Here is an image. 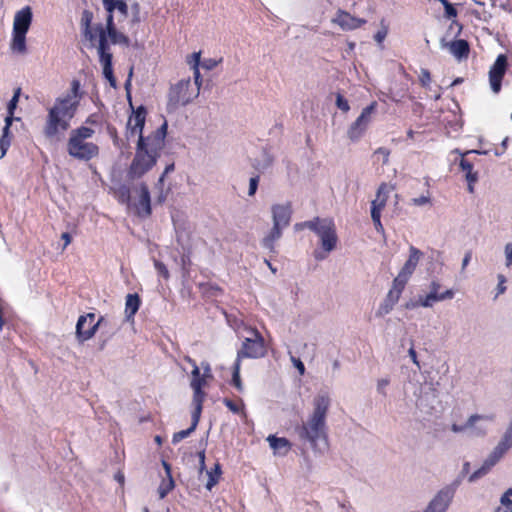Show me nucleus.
Instances as JSON below:
<instances>
[{
  "mask_svg": "<svg viewBox=\"0 0 512 512\" xmlns=\"http://www.w3.org/2000/svg\"><path fill=\"white\" fill-rule=\"evenodd\" d=\"M82 98L81 83L78 79H73L69 91L57 97L53 106L48 109L43 127L46 138H56L70 128V122L75 117Z\"/></svg>",
  "mask_w": 512,
  "mask_h": 512,
  "instance_id": "f257e3e1",
  "label": "nucleus"
},
{
  "mask_svg": "<svg viewBox=\"0 0 512 512\" xmlns=\"http://www.w3.org/2000/svg\"><path fill=\"white\" fill-rule=\"evenodd\" d=\"M167 123L164 122L156 131L147 137L140 136L137 141L135 156L129 166L131 178H140L155 166L164 148Z\"/></svg>",
  "mask_w": 512,
  "mask_h": 512,
  "instance_id": "f03ea898",
  "label": "nucleus"
},
{
  "mask_svg": "<svg viewBox=\"0 0 512 512\" xmlns=\"http://www.w3.org/2000/svg\"><path fill=\"white\" fill-rule=\"evenodd\" d=\"M330 405L331 399L328 394L317 395L313 399V412L306 422L295 428L299 439L309 443L312 448H316L318 440L327 439L326 418Z\"/></svg>",
  "mask_w": 512,
  "mask_h": 512,
  "instance_id": "7ed1b4c3",
  "label": "nucleus"
},
{
  "mask_svg": "<svg viewBox=\"0 0 512 512\" xmlns=\"http://www.w3.org/2000/svg\"><path fill=\"white\" fill-rule=\"evenodd\" d=\"M99 36L98 55L99 62L103 68V75L108 80L111 87L115 88L117 85L116 78L113 73V55L110 52L107 37L110 38L113 44L129 43V38L121 32H118L114 23V16L106 18V29L102 25L96 27Z\"/></svg>",
  "mask_w": 512,
  "mask_h": 512,
  "instance_id": "20e7f679",
  "label": "nucleus"
},
{
  "mask_svg": "<svg viewBox=\"0 0 512 512\" xmlns=\"http://www.w3.org/2000/svg\"><path fill=\"white\" fill-rule=\"evenodd\" d=\"M94 135L90 127L81 126L70 132L67 141L68 154L81 161H90L99 155V147L93 142L87 141Z\"/></svg>",
  "mask_w": 512,
  "mask_h": 512,
  "instance_id": "39448f33",
  "label": "nucleus"
},
{
  "mask_svg": "<svg viewBox=\"0 0 512 512\" xmlns=\"http://www.w3.org/2000/svg\"><path fill=\"white\" fill-rule=\"evenodd\" d=\"M308 229L320 238V250L314 251V257L320 261L325 259L333 251L338 243L335 223L330 218L315 217L307 223Z\"/></svg>",
  "mask_w": 512,
  "mask_h": 512,
  "instance_id": "423d86ee",
  "label": "nucleus"
},
{
  "mask_svg": "<svg viewBox=\"0 0 512 512\" xmlns=\"http://www.w3.org/2000/svg\"><path fill=\"white\" fill-rule=\"evenodd\" d=\"M247 337L243 338L240 349L237 351L236 360L242 362L245 358L259 359L267 355V345L264 337L255 327L245 326Z\"/></svg>",
  "mask_w": 512,
  "mask_h": 512,
  "instance_id": "0eeeda50",
  "label": "nucleus"
},
{
  "mask_svg": "<svg viewBox=\"0 0 512 512\" xmlns=\"http://www.w3.org/2000/svg\"><path fill=\"white\" fill-rule=\"evenodd\" d=\"M200 86L201 80L198 81V84L194 83V85L191 83L190 78L180 80L175 85H172L169 90V104L173 106L187 105L198 97Z\"/></svg>",
  "mask_w": 512,
  "mask_h": 512,
  "instance_id": "6e6552de",
  "label": "nucleus"
},
{
  "mask_svg": "<svg viewBox=\"0 0 512 512\" xmlns=\"http://www.w3.org/2000/svg\"><path fill=\"white\" fill-rule=\"evenodd\" d=\"M102 320L103 317H100L96 321L95 313L81 315L76 324V337L78 341L83 343L94 337Z\"/></svg>",
  "mask_w": 512,
  "mask_h": 512,
  "instance_id": "1a4fd4ad",
  "label": "nucleus"
},
{
  "mask_svg": "<svg viewBox=\"0 0 512 512\" xmlns=\"http://www.w3.org/2000/svg\"><path fill=\"white\" fill-rule=\"evenodd\" d=\"M376 108L377 102H371L362 110L359 117L350 125L347 135L351 141H357L362 137L371 122V115L375 112Z\"/></svg>",
  "mask_w": 512,
  "mask_h": 512,
  "instance_id": "9d476101",
  "label": "nucleus"
},
{
  "mask_svg": "<svg viewBox=\"0 0 512 512\" xmlns=\"http://www.w3.org/2000/svg\"><path fill=\"white\" fill-rule=\"evenodd\" d=\"M508 67V59L505 54H499L489 70V83L492 91L498 94L502 88V80Z\"/></svg>",
  "mask_w": 512,
  "mask_h": 512,
  "instance_id": "9b49d317",
  "label": "nucleus"
},
{
  "mask_svg": "<svg viewBox=\"0 0 512 512\" xmlns=\"http://www.w3.org/2000/svg\"><path fill=\"white\" fill-rule=\"evenodd\" d=\"M146 114L147 111L142 105L132 112L127 122L126 136L128 139L135 136H138V139H140V136H143L142 132L146 121Z\"/></svg>",
  "mask_w": 512,
  "mask_h": 512,
  "instance_id": "f8f14e48",
  "label": "nucleus"
},
{
  "mask_svg": "<svg viewBox=\"0 0 512 512\" xmlns=\"http://www.w3.org/2000/svg\"><path fill=\"white\" fill-rule=\"evenodd\" d=\"M455 490L452 487L441 489L430 501L424 512H445L453 499Z\"/></svg>",
  "mask_w": 512,
  "mask_h": 512,
  "instance_id": "ddd939ff",
  "label": "nucleus"
},
{
  "mask_svg": "<svg viewBox=\"0 0 512 512\" xmlns=\"http://www.w3.org/2000/svg\"><path fill=\"white\" fill-rule=\"evenodd\" d=\"M331 22L338 25L343 31H351L360 28L366 23V20L357 18L343 9H338Z\"/></svg>",
  "mask_w": 512,
  "mask_h": 512,
  "instance_id": "4468645a",
  "label": "nucleus"
},
{
  "mask_svg": "<svg viewBox=\"0 0 512 512\" xmlns=\"http://www.w3.org/2000/svg\"><path fill=\"white\" fill-rule=\"evenodd\" d=\"M292 215V205L290 202L286 204H275L272 206L273 223L283 227L290 224Z\"/></svg>",
  "mask_w": 512,
  "mask_h": 512,
  "instance_id": "2eb2a0df",
  "label": "nucleus"
},
{
  "mask_svg": "<svg viewBox=\"0 0 512 512\" xmlns=\"http://www.w3.org/2000/svg\"><path fill=\"white\" fill-rule=\"evenodd\" d=\"M206 374L200 376L196 379H191V388L193 389V405L194 409L202 411L203 409V402L205 400V392L203 388L206 386Z\"/></svg>",
  "mask_w": 512,
  "mask_h": 512,
  "instance_id": "dca6fc26",
  "label": "nucleus"
},
{
  "mask_svg": "<svg viewBox=\"0 0 512 512\" xmlns=\"http://www.w3.org/2000/svg\"><path fill=\"white\" fill-rule=\"evenodd\" d=\"M32 22V10L30 6H25L14 16L13 31L27 33Z\"/></svg>",
  "mask_w": 512,
  "mask_h": 512,
  "instance_id": "f3484780",
  "label": "nucleus"
},
{
  "mask_svg": "<svg viewBox=\"0 0 512 512\" xmlns=\"http://www.w3.org/2000/svg\"><path fill=\"white\" fill-rule=\"evenodd\" d=\"M392 189L393 187L389 186L387 183H381L377 189L375 199L371 202V210L375 209L378 213H382Z\"/></svg>",
  "mask_w": 512,
  "mask_h": 512,
  "instance_id": "a211bd4d",
  "label": "nucleus"
},
{
  "mask_svg": "<svg viewBox=\"0 0 512 512\" xmlns=\"http://www.w3.org/2000/svg\"><path fill=\"white\" fill-rule=\"evenodd\" d=\"M423 257V252L414 246H410L409 248V257L406 260L405 264L401 268L400 272L409 275L414 273L420 259Z\"/></svg>",
  "mask_w": 512,
  "mask_h": 512,
  "instance_id": "6ab92c4d",
  "label": "nucleus"
},
{
  "mask_svg": "<svg viewBox=\"0 0 512 512\" xmlns=\"http://www.w3.org/2000/svg\"><path fill=\"white\" fill-rule=\"evenodd\" d=\"M449 51L458 60L466 59L470 53V46L467 40L458 39L449 43Z\"/></svg>",
  "mask_w": 512,
  "mask_h": 512,
  "instance_id": "aec40b11",
  "label": "nucleus"
},
{
  "mask_svg": "<svg viewBox=\"0 0 512 512\" xmlns=\"http://www.w3.org/2000/svg\"><path fill=\"white\" fill-rule=\"evenodd\" d=\"M103 7L107 12V17L110 15L114 16V12L117 10L122 16L127 17L128 15V4L126 0H102Z\"/></svg>",
  "mask_w": 512,
  "mask_h": 512,
  "instance_id": "412c9836",
  "label": "nucleus"
},
{
  "mask_svg": "<svg viewBox=\"0 0 512 512\" xmlns=\"http://www.w3.org/2000/svg\"><path fill=\"white\" fill-rule=\"evenodd\" d=\"M13 121L14 120H11L10 117H5V125L2 129V134L0 135V158L5 156L9 147L11 146L13 135L10 131V127Z\"/></svg>",
  "mask_w": 512,
  "mask_h": 512,
  "instance_id": "4be33fe9",
  "label": "nucleus"
},
{
  "mask_svg": "<svg viewBox=\"0 0 512 512\" xmlns=\"http://www.w3.org/2000/svg\"><path fill=\"white\" fill-rule=\"evenodd\" d=\"M459 166H460L462 172L465 173V178L468 182V191L470 193H473L474 192V184L478 180L477 172H473V164L465 157H462L460 160Z\"/></svg>",
  "mask_w": 512,
  "mask_h": 512,
  "instance_id": "5701e85b",
  "label": "nucleus"
},
{
  "mask_svg": "<svg viewBox=\"0 0 512 512\" xmlns=\"http://www.w3.org/2000/svg\"><path fill=\"white\" fill-rule=\"evenodd\" d=\"M283 228V226L273 223V227L269 234L262 240L263 247L268 249L270 252H275V242L281 238Z\"/></svg>",
  "mask_w": 512,
  "mask_h": 512,
  "instance_id": "b1692460",
  "label": "nucleus"
},
{
  "mask_svg": "<svg viewBox=\"0 0 512 512\" xmlns=\"http://www.w3.org/2000/svg\"><path fill=\"white\" fill-rule=\"evenodd\" d=\"M267 441L269 442L270 447L274 450L275 453L285 455L291 449L290 441L284 437H276L275 435H269Z\"/></svg>",
  "mask_w": 512,
  "mask_h": 512,
  "instance_id": "393cba45",
  "label": "nucleus"
},
{
  "mask_svg": "<svg viewBox=\"0 0 512 512\" xmlns=\"http://www.w3.org/2000/svg\"><path fill=\"white\" fill-rule=\"evenodd\" d=\"M201 413H202V411H200V410H196V409L193 410L191 426L188 429L181 430V431L174 433L173 438H172L173 443H178V442L182 441L183 439L188 437L193 431H195V429L199 423Z\"/></svg>",
  "mask_w": 512,
  "mask_h": 512,
  "instance_id": "a878e982",
  "label": "nucleus"
},
{
  "mask_svg": "<svg viewBox=\"0 0 512 512\" xmlns=\"http://www.w3.org/2000/svg\"><path fill=\"white\" fill-rule=\"evenodd\" d=\"M454 297V291L448 289L441 294H435V292H429L424 298L420 299L421 306L431 307L434 302L442 301L446 299H452Z\"/></svg>",
  "mask_w": 512,
  "mask_h": 512,
  "instance_id": "bb28decb",
  "label": "nucleus"
},
{
  "mask_svg": "<svg viewBox=\"0 0 512 512\" xmlns=\"http://www.w3.org/2000/svg\"><path fill=\"white\" fill-rule=\"evenodd\" d=\"M163 466L165 468V471L167 473L168 478L167 479H163L162 482L160 483L159 487H158V494H159V498L160 499L165 498L168 495V493L173 490V488L175 486L174 480H173L172 475H171V467H170V465L167 462L164 461L163 462Z\"/></svg>",
  "mask_w": 512,
  "mask_h": 512,
  "instance_id": "cd10ccee",
  "label": "nucleus"
},
{
  "mask_svg": "<svg viewBox=\"0 0 512 512\" xmlns=\"http://www.w3.org/2000/svg\"><path fill=\"white\" fill-rule=\"evenodd\" d=\"M138 207L142 209L143 212L139 211V215L143 214L144 216L151 215V204H150V192L148 187L145 184H141L140 186V197L138 201Z\"/></svg>",
  "mask_w": 512,
  "mask_h": 512,
  "instance_id": "c85d7f7f",
  "label": "nucleus"
},
{
  "mask_svg": "<svg viewBox=\"0 0 512 512\" xmlns=\"http://www.w3.org/2000/svg\"><path fill=\"white\" fill-rule=\"evenodd\" d=\"M92 20H93L92 11L85 9L82 12L80 23H81V27L83 29L84 36L90 41H93L96 37L95 34L93 33L92 27H91Z\"/></svg>",
  "mask_w": 512,
  "mask_h": 512,
  "instance_id": "c756f323",
  "label": "nucleus"
},
{
  "mask_svg": "<svg viewBox=\"0 0 512 512\" xmlns=\"http://www.w3.org/2000/svg\"><path fill=\"white\" fill-rule=\"evenodd\" d=\"M141 300L138 294H128L125 302V314L127 319L133 318L139 310Z\"/></svg>",
  "mask_w": 512,
  "mask_h": 512,
  "instance_id": "7c9ffc66",
  "label": "nucleus"
},
{
  "mask_svg": "<svg viewBox=\"0 0 512 512\" xmlns=\"http://www.w3.org/2000/svg\"><path fill=\"white\" fill-rule=\"evenodd\" d=\"M26 34L25 32H12L11 49L18 53H25L26 48Z\"/></svg>",
  "mask_w": 512,
  "mask_h": 512,
  "instance_id": "2f4dec72",
  "label": "nucleus"
},
{
  "mask_svg": "<svg viewBox=\"0 0 512 512\" xmlns=\"http://www.w3.org/2000/svg\"><path fill=\"white\" fill-rule=\"evenodd\" d=\"M493 416H486V415H479V414H474V415H471L466 424L465 425H457V424H452L451 426V430L455 433H458V432H462L464 431L466 428H470V427H473L475 425V423L478 421V420H483V419H486V420H493Z\"/></svg>",
  "mask_w": 512,
  "mask_h": 512,
  "instance_id": "473e14b6",
  "label": "nucleus"
},
{
  "mask_svg": "<svg viewBox=\"0 0 512 512\" xmlns=\"http://www.w3.org/2000/svg\"><path fill=\"white\" fill-rule=\"evenodd\" d=\"M208 475V481L206 483V488L208 490H211L215 485L218 484L221 475H222V468L219 462H217L212 469L207 471Z\"/></svg>",
  "mask_w": 512,
  "mask_h": 512,
  "instance_id": "72a5a7b5",
  "label": "nucleus"
},
{
  "mask_svg": "<svg viewBox=\"0 0 512 512\" xmlns=\"http://www.w3.org/2000/svg\"><path fill=\"white\" fill-rule=\"evenodd\" d=\"M222 402L232 413L245 415V404L241 398H238L237 401L224 398Z\"/></svg>",
  "mask_w": 512,
  "mask_h": 512,
  "instance_id": "f704fd0d",
  "label": "nucleus"
},
{
  "mask_svg": "<svg viewBox=\"0 0 512 512\" xmlns=\"http://www.w3.org/2000/svg\"><path fill=\"white\" fill-rule=\"evenodd\" d=\"M240 370L241 362H239V360H235L233 365L231 384L237 389L238 392H243L244 387L240 377Z\"/></svg>",
  "mask_w": 512,
  "mask_h": 512,
  "instance_id": "c9c22d12",
  "label": "nucleus"
},
{
  "mask_svg": "<svg viewBox=\"0 0 512 512\" xmlns=\"http://www.w3.org/2000/svg\"><path fill=\"white\" fill-rule=\"evenodd\" d=\"M20 93H21V88H17L14 91L13 97L11 98V100L9 101V103L7 105V116L6 117H10L11 120H19V118L14 117V112H15V109H16L18 101H19Z\"/></svg>",
  "mask_w": 512,
  "mask_h": 512,
  "instance_id": "e433bc0d",
  "label": "nucleus"
},
{
  "mask_svg": "<svg viewBox=\"0 0 512 512\" xmlns=\"http://www.w3.org/2000/svg\"><path fill=\"white\" fill-rule=\"evenodd\" d=\"M410 276L399 271L398 275L394 278L392 287L402 294Z\"/></svg>",
  "mask_w": 512,
  "mask_h": 512,
  "instance_id": "4c0bfd02",
  "label": "nucleus"
},
{
  "mask_svg": "<svg viewBox=\"0 0 512 512\" xmlns=\"http://www.w3.org/2000/svg\"><path fill=\"white\" fill-rule=\"evenodd\" d=\"M116 197L118 201L122 204H129L131 199V192L130 188L126 185H121L116 191H115Z\"/></svg>",
  "mask_w": 512,
  "mask_h": 512,
  "instance_id": "58836bf2",
  "label": "nucleus"
},
{
  "mask_svg": "<svg viewBox=\"0 0 512 512\" xmlns=\"http://www.w3.org/2000/svg\"><path fill=\"white\" fill-rule=\"evenodd\" d=\"M191 60H189V64L192 65L193 68V74H194V80L195 83L198 84V81L201 80V75L199 71V64H200V52H195L190 56Z\"/></svg>",
  "mask_w": 512,
  "mask_h": 512,
  "instance_id": "ea45409f",
  "label": "nucleus"
},
{
  "mask_svg": "<svg viewBox=\"0 0 512 512\" xmlns=\"http://www.w3.org/2000/svg\"><path fill=\"white\" fill-rule=\"evenodd\" d=\"M432 82L431 73L428 69L422 68L419 74V83L423 88H428Z\"/></svg>",
  "mask_w": 512,
  "mask_h": 512,
  "instance_id": "a19ab883",
  "label": "nucleus"
},
{
  "mask_svg": "<svg viewBox=\"0 0 512 512\" xmlns=\"http://www.w3.org/2000/svg\"><path fill=\"white\" fill-rule=\"evenodd\" d=\"M394 306H395L394 302H390L388 300V298H385L383 303H381V305L379 306V309L377 311V316H383V315L388 314L393 309Z\"/></svg>",
  "mask_w": 512,
  "mask_h": 512,
  "instance_id": "79ce46f5",
  "label": "nucleus"
},
{
  "mask_svg": "<svg viewBox=\"0 0 512 512\" xmlns=\"http://www.w3.org/2000/svg\"><path fill=\"white\" fill-rule=\"evenodd\" d=\"M371 218L376 231L379 233H384V227L381 223V213H378V211L375 209L371 210Z\"/></svg>",
  "mask_w": 512,
  "mask_h": 512,
  "instance_id": "37998d69",
  "label": "nucleus"
},
{
  "mask_svg": "<svg viewBox=\"0 0 512 512\" xmlns=\"http://www.w3.org/2000/svg\"><path fill=\"white\" fill-rule=\"evenodd\" d=\"M336 106L344 113L350 110L348 101L340 93L336 95Z\"/></svg>",
  "mask_w": 512,
  "mask_h": 512,
  "instance_id": "c03bdc74",
  "label": "nucleus"
},
{
  "mask_svg": "<svg viewBox=\"0 0 512 512\" xmlns=\"http://www.w3.org/2000/svg\"><path fill=\"white\" fill-rule=\"evenodd\" d=\"M154 267L155 269L157 270V272L164 278V279H168L169 278V271L166 267V265L159 261V260H155L154 261Z\"/></svg>",
  "mask_w": 512,
  "mask_h": 512,
  "instance_id": "a18cd8bd",
  "label": "nucleus"
},
{
  "mask_svg": "<svg viewBox=\"0 0 512 512\" xmlns=\"http://www.w3.org/2000/svg\"><path fill=\"white\" fill-rule=\"evenodd\" d=\"M184 359L193 367L192 372H191V379H196V378H199L200 376H202L200 373V369L194 359H192L189 356H186Z\"/></svg>",
  "mask_w": 512,
  "mask_h": 512,
  "instance_id": "49530a36",
  "label": "nucleus"
},
{
  "mask_svg": "<svg viewBox=\"0 0 512 512\" xmlns=\"http://www.w3.org/2000/svg\"><path fill=\"white\" fill-rule=\"evenodd\" d=\"M259 179L260 177L258 175L250 178L248 191L249 196H253L256 193L259 184Z\"/></svg>",
  "mask_w": 512,
  "mask_h": 512,
  "instance_id": "de8ad7c7",
  "label": "nucleus"
},
{
  "mask_svg": "<svg viewBox=\"0 0 512 512\" xmlns=\"http://www.w3.org/2000/svg\"><path fill=\"white\" fill-rule=\"evenodd\" d=\"M506 278L504 275L499 274L498 275V285H497V295L503 294L506 291Z\"/></svg>",
  "mask_w": 512,
  "mask_h": 512,
  "instance_id": "09e8293b",
  "label": "nucleus"
},
{
  "mask_svg": "<svg viewBox=\"0 0 512 512\" xmlns=\"http://www.w3.org/2000/svg\"><path fill=\"white\" fill-rule=\"evenodd\" d=\"M444 9L445 16L448 19L455 18L457 16V10L450 2L444 6Z\"/></svg>",
  "mask_w": 512,
  "mask_h": 512,
  "instance_id": "8fccbe9b",
  "label": "nucleus"
},
{
  "mask_svg": "<svg viewBox=\"0 0 512 512\" xmlns=\"http://www.w3.org/2000/svg\"><path fill=\"white\" fill-rule=\"evenodd\" d=\"M400 296H401V293H400V292H398L397 290H395V289L391 288V289L388 291V293H387V295H386V298H388V300H389L390 302H394V303L396 304V303L399 301Z\"/></svg>",
  "mask_w": 512,
  "mask_h": 512,
  "instance_id": "3c124183",
  "label": "nucleus"
},
{
  "mask_svg": "<svg viewBox=\"0 0 512 512\" xmlns=\"http://www.w3.org/2000/svg\"><path fill=\"white\" fill-rule=\"evenodd\" d=\"M375 154H379L383 157V163L386 164L389 160V156H390V150L385 148V147H379L376 151H375Z\"/></svg>",
  "mask_w": 512,
  "mask_h": 512,
  "instance_id": "603ef678",
  "label": "nucleus"
},
{
  "mask_svg": "<svg viewBox=\"0 0 512 512\" xmlns=\"http://www.w3.org/2000/svg\"><path fill=\"white\" fill-rule=\"evenodd\" d=\"M198 458H199V473L202 474L203 471L206 470V464H205V450L198 452Z\"/></svg>",
  "mask_w": 512,
  "mask_h": 512,
  "instance_id": "864d4df0",
  "label": "nucleus"
},
{
  "mask_svg": "<svg viewBox=\"0 0 512 512\" xmlns=\"http://www.w3.org/2000/svg\"><path fill=\"white\" fill-rule=\"evenodd\" d=\"M505 253H506V266L510 267L512 265V244L508 243L505 246Z\"/></svg>",
  "mask_w": 512,
  "mask_h": 512,
  "instance_id": "5fc2aeb1",
  "label": "nucleus"
},
{
  "mask_svg": "<svg viewBox=\"0 0 512 512\" xmlns=\"http://www.w3.org/2000/svg\"><path fill=\"white\" fill-rule=\"evenodd\" d=\"M291 359H292L294 366L299 371V374L303 375L305 373V366H304L303 362L300 359L295 358V357H291Z\"/></svg>",
  "mask_w": 512,
  "mask_h": 512,
  "instance_id": "6e6d98bb",
  "label": "nucleus"
},
{
  "mask_svg": "<svg viewBox=\"0 0 512 512\" xmlns=\"http://www.w3.org/2000/svg\"><path fill=\"white\" fill-rule=\"evenodd\" d=\"M501 504L505 507L507 512H512V500L509 496H502Z\"/></svg>",
  "mask_w": 512,
  "mask_h": 512,
  "instance_id": "4d7b16f0",
  "label": "nucleus"
},
{
  "mask_svg": "<svg viewBox=\"0 0 512 512\" xmlns=\"http://www.w3.org/2000/svg\"><path fill=\"white\" fill-rule=\"evenodd\" d=\"M389 384V380L388 379H380L378 380V383H377V389H378V392L385 395V387Z\"/></svg>",
  "mask_w": 512,
  "mask_h": 512,
  "instance_id": "13d9d810",
  "label": "nucleus"
},
{
  "mask_svg": "<svg viewBox=\"0 0 512 512\" xmlns=\"http://www.w3.org/2000/svg\"><path fill=\"white\" fill-rule=\"evenodd\" d=\"M429 201H430V198L426 197V196H421V197L413 199V203L417 206L427 204V203H429Z\"/></svg>",
  "mask_w": 512,
  "mask_h": 512,
  "instance_id": "bf43d9fd",
  "label": "nucleus"
},
{
  "mask_svg": "<svg viewBox=\"0 0 512 512\" xmlns=\"http://www.w3.org/2000/svg\"><path fill=\"white\" fill-rule=\"evenodd\" d=\"M440 287H441V285H440V283H439V282H437V281H432V282H431V284H430V292H435V294H441V293L439 292Z\"/></svg>",
  "mask_w": 512,
  "mask_h": 512,
  "instance_id": "052dcab7",
  "label": "nucleus"
},
{
  "mask_svg": "<svg viewBox=\"0 0 512 512\" xmlns=\"http://www.w3.org/2000/svg\"><path fill=\"white\" fill-rule=\"evenodd\" d=\"M61 239L64 240V248L67 247L72 241V237L68 232L62 233Z\"/></svg>",
  "mask_w": 512,
  "mask_h": 512,
  "instance_id": "680f3d73",
  "label": "nucleus"
},
{
  "mask_svg": "<svg viewBox=\"0 0 512 512\" xmlns=\"http://www.w3.org/2000/svg\"><path fill=\"white\" fill-rule=\"evenodd\" d=\"M218 62L213 60V59H209V60H206L204 63H203V66L206 68V69H212L214 68L215 66H217Z\"/></svg>",
  "mask_w": 512,
  "mask_h": 512,
  "instance_id": "e2e57ef3",
  "label": "nucleus"
},
{
  "mask_svg": "<svg viewBox=\"0 0 512 512\" xmlns=\"http://www.w3.org/2000/svg\"><path fill=\"white\" fill-rule=\"evenodd\" d=\"M471 257H472V252H471V251H468V252L465 254V256H464V258H463V261H462V268H463V269L468 265L469 261L471 260Z\"/></svg>",
  "mask_w": 512,
  "mask_h": 512,
  "instance_id": "0e129e2a",
  "label": "nucleus"
},
{
  "mask_svg": "<svg viewBox=\"0 0 512 512\" xmlns=\"http://www.w3.org/2000/svg\"><path fill=\"white\" fill-rule=\"evenodd\" d=\"M409 356L411 357L412 361L417 365L419 366V363H418V360H417V353L416 351L414 350L413 347H411L409 349Z\"/></svg>",
  "mask_w": 512,
  "mask_h": 512,
  "instance_id": "69168bd1",
  "label": "nucleus"
},
{
  "mask_svg": "<svg viewBox=\"0 0 512 512\" xmlns=\"http://www.w3.org/2000/svg\"><path fill=\"white\" fill-rule=\"evenodd\" d=\"M386 36V32H381L379 31L376 35H375V39L377 42H382L383 39L385 38Z\"/></svg>",
  "mask_w": 512,
  "mask_h": 512,
  "instance_id": "338daca9",
  "label": "nucleus"
},
{
  "mask_svg": "<svg viewBox=\"0 0 512 512\" xmlns=\"http://www.w3.org/2000/svg\"><path fill=\"white\" fill-rule=\"evenodd\" d=\"M308 221H305V222H302V223H297L295 225V229L296 230H302L304 228H308V225L306 224Z\"/></svg>",
  "mask_w": 512,
  "mask_h": 512,
  "instance_id": "774afa93",
  "label": "nucleus"
}]
</instances>
